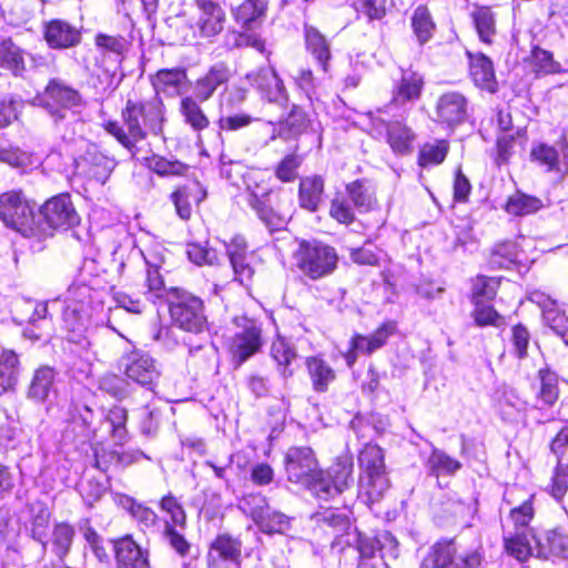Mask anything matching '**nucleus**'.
Returning a JSON list of instances; mask_svg holds the SVG:
<instances>
[{
  "mask_svg": "<svg viewBox=\"0 0 568 568\" xmlns=\"http://www.w3.org/2000/svg\"><path fill=\"white\" fill-rule=\"evenodd\" d=\"M149 168L159 175H182L187 166L179 161H170L162 156L153 155L149 159Z\"/></svg>",
  "mask_w": 568,
  "mask_h": 568,
  "instance_id": "nucleus-58",
  "label": "nucleus"
},
{
  "mask_svg": "<svg viewBox=\"0 0 568 568\" xmlns=\"http://www.w3.org/2000/svg\"><path fill=\"white\" fill-rule=\"evenodd\" d=\"M221 175L231 184L240 187V182L245 176L247 169L242 162L232 161L227 155H221Z\"/></svg>",
  "mask_w": 568,
  "mask_h": 568,
  "instance_id": "nucleus-59",
  "label": "nucleus"
},
{
  "mask_svg": "<svg viewBox=\"0 0 568 568\" xmlns=\"http://www.w3.org/2000/svg\"><path fill=\"white\" fill-rule=\"evenodd\" d=\"M173 322L182 329L194 334L202 333L207 325L204 306L201 298L183 295L170 305Z\"/></svg>",
  "mask_w": 568,
  "mask_h": 568,
  "instance_id": "nucleus-10",
  "label": "nucleus"
},
{
  "mask_svg": "<svg viewBox=\"0 0 568 568\" xmlns=\"http://www.w3.org/2000/svg\"><path fill=\"white\" fill-rule=\"evenodd\" d=\"M30 529L32 537L41 542L43 548H45L47 541L44 539L47 537L48 526L51 517L50 510L44 504L36 501L30 505Z\"/></svg>",
  "mask_w": 568,
  "mask_h": 568,
  "instance_id": "nucleus-44",
  "label": "nucleus"
},
{
  "mask_svg": "<svg viewBox=\"0 0 568 568\" xmlns=\"http://www.w3.org/2000/svg\"><path fill=\"white\" fill-rule=\"evenodd\" d=\"M395 331V322H385L369 336L356 334L353 337V347L361 351V353L372 354L385 345L388 337L393 335Z\"/></svg>",
  "mask_w": 568,
  "mask_h": 568,
  "instance_id": "nucleus-33",
  "label": "nucleus"
},
{
  "mask_svg": "<svg viewBox=\"0 0 568 568\" xmlns=\"http://www.w3.org/2000/svg\"><path fill=\"white\" fill-rule=\"evenodd\" d=\"M79 215L68 194H60L48 200L37 214V230L45 234L36 236L41 243L51 237L57 230H68L79 223Z\"/></svg>",
  "mask_w": 568,
  "mask_h": 568,
  "instance_id": "nucleus-5",
  "label": "nucleus"
},
{
  "mask_svg": "<svg viewBox=\"0 0 568 568\" xmlns=\"http://www.w3.org/2000/svg\"><path fill=\"white\" fill-rule=\"evenodd\" d=\"M345 193L349 197L353 206L359 212H367L374 207L375 200L373 195L359 181L347 184Z\"/></svg>",
  "mask_w": 568,
  "mask_h": 568,
  "instance_id": "nucleus-50",
  "label": "nucleus"
},
{
  "mask_svg": "<svg viewBox=\"0 0 568 568\" xmlns=\"http://www.w3.org/2000/svg\"><path fill=\"white\" fill-rule=\"evenodd\" d=\"M271 355L278 366H284L283 376L285 378L292 376L293 372L288 369V366L296 357V353L284 338L278 337L272 343Z\"/></svg>",
  "mask_w": 568,
  "mask_h": 568,
  "instance_id": "nucleus-51",
  "label": "nucleus"
},
{
  "mask_svg": "<svg viewBox=\"0 0 568 568\" xmlns=\"http://www.w3.org/2000/svg\"><path fill=\"white\" fill-rule=\"evenodd\" d=\"M251 84L256 88L261 97L270 103L286 108L288 104V93L283 80L278 77L274 68H261L256 72L247 74Z\"/></svg>",
  "mask_w": 568,
  "mask_h": 568,
  "instance_id": "nucleus-16",
  "label": "nucleus"
},
{
  "mask_svg": "<svg viewBox=\"0 0 568 568\" xmlns=\"http://www.w3.org/2000/svg\"><path fill=\"white\" fill-rule=\"evenodd\" d=\"M546 324L568 344V316L557 305L545 312Z\"/></svg>",
  "mask_w": 568,
  "mask_h": 568,
  "instance_id": "nucleus-56",
  "label": "nucleus"
},
{
  "mask_svg": "<svg viewBox=\"0 0 568 568\" xmlns=\"http://www.w3.org/2000/svg\"><path fill=\"white\" fill-rule=\"evenodd\" d=\"M250 516L265 534H284L290 529L291 519L283 513L270 507L262 495H250L244 499Z\"/></svg>",
  "mask_w": 568,
  "mask_h": 568,
  "instance_id": "nucleus-11",
  "label": "nucleus"
},
{
  "mask_svg": "<svg viewBox=\"0 0 568 568\" xmlns=\"http://www.w3.org/2000/svg\"><path fill=\"white\" fill-rule=\"evenodd\" d=\"M19 359L13 351H3L0 355V394L11 390L17 384Z\"/></svg>",
  "mask_w": 568,
  "mask_h": 568,
  "instance_id": "nucleus-41",
  "label": "nucleus"
},
{
  "mask_svg": "<svg viewBox=\"0 0 568 568\" xmlns=\"http://www.w3.org/2000/svg\"><path fill=\"white\" fill-rule=\"evenodd\" d=\"M226 254L232 265L234 280L240 283L248 282L254 270L248 261L247 244L243 236L236 235L229 243H225Z\"/></svg>",
  "mask_w": 568,
  "mask_h": 568,
  "instance_id": "nucleus-22",
  "label": "nucleus"
},
{
  "mask_svg": "<svg viewBox=\"0 0 568 568\" xmlns=\"http://www.w3.org/2000/svg\"><path fill=\"white\" fill-rule=\"evenodd\" d=\"M115 168V161L104 155L97 145L90 144L84 153L74 159L78 175L85 176L104 184Z\"/></svg>",
  "mask_w": 568,
  "mask_h": 568,
  "instance_id": "nucleus-15",
  "label": "nucleus"
},
{
  "mask_svg": "<svg viewBox=\"0 0 568 568\" xmlns=\"http://www.w3.org/2000/svg\"><path fill=\"white\" fill-rule=\"evenodd\" d=\"M242 182L247 193L246 201L258 219L270 231L282 229L286 220L270 206L271 189L263 181H258L257 172L247 171Z\"/></svg>",
  "mask_w": 568,
  "mask_h": 568,
  "instance_id": "nucleus-7",
  "label": "nucleus"
},
{
  "mask_svg": "<svg viewBox=\"0 0 568 568\" xmlns=\"http://www.w3.org/2000/svg\"><path fill=\"white\" fill-rule=\"evenodd\" d=\"M152 85L156 93L180 95L186 85L187 77L184 69H162L152 77Z\"/></svg>",
  "mask_w": 568,
  "mask_h": 568,
  "instance_id": "nucleus-27",
  "label": "nucleus"
},
{
  "mask_svg": "<svg viewBox=\"0 0 568 568\" xmlns=\"http://www.w3.org/2000/svg\"><path fill=\"white\" fill-rule=\"evenodd\" d=\"M499 282L495 277L479 275L473 283V295L475 301H490L497 293Z\"/></svg>",
  "mask_w": 568,
  "mask_h": 568,
  "instance_id": "nucleus-62",
  "label": "nucleus"
},
{
  "mask_svg": "<svg viewBox=\"0 0 568 568\" xmlns=\"http://www.w3.org/2000/svg\"><path fill=\"white\" fill-rule=\"evenodd\" d=\"M316 523L322 528H328L335 535L336 540L333 542L341 544L342 538L345 534L348 535V530L351 528V521L347 513L345 510L335 509V508H326L322 511H318L315 515Z\"/></svg>",
  "mask_w": 568,
  "mask_h": 568,
  "instance_id": "nucleus-32",
  "label": "nucleus"
},
{
  "mask_svg": "<svg viewBox=\"0 0 568 568\" xmlns=\"http://www.w3.org/2000/svg\"><path fill=\"white\" fill-rule=\"evenodd\" d=\"M92 288L84 283H73L64 296L63 321L70 331H80L89 317Z\"/></svg>",
  "mask_w": 568,
  "mask_h": 568,
  "instance_id": "nucleus-12",
  "label": "nucleus"
},
{
  "mask_svg": "<svg viewBox=\"0 0 568 568\" xmlns=\"http://www.w3.org/2000/svg\"><path fill=\"white\" fill-rule=\"evenodd\" d=\"M161 509L170 516V520L165 521L173 527L184 529L186 526V514L182 505L172 495H166L161 499Z\"/></svg>",
  "mask_w": 568,
  "mask_h": 568,
  "instance_id": "nucleus-54",
  "label": "nucleus"
},
{
  "mask_svg": "<svg viewBox=\"0 0 568 568\" xmlns=\"http://www.w3.org/2000/svg\"><path fill=\"white\" fill-rule=\"evenodd\" d=\"M57 372L50 366L36 369L28 388V397L36 402H45L51 394H55Z\"/></svg>",
  "mask_w": 568,
  "mask_h": 568,
  "instance_id": "nucleus-28",
  "label": "nucleus"
},
{
  "mask_svg": "<svg viewBox=\"0 0 568 568\" xmlns=\"http://www.w3.org/2000/svg\"><path fill=\"white\" fill-rule=\"evenodd\" d=\"M0 219L22 236L36 242V236L45 234L37 230V215L21 192L10 191L0 196Z\"/></svg>",
  "mask_w": 568,
  "mask_h": 568,
  "instance_id": "nucleus-4",
  "label": "nucleus"
},
{
  "mask_svg": "<svg viewBox=\"0 0 568 568\" xmlns=\"http://www.w3.org/2000/svg\"><path fill=\"white\" fill-rule=\"evenodd\" d=\"M122 116L128 132L136 144L146 136L148 132L159 134L162 131L163 103L158 97L143 102L129 100Z\"/></svg>",
  "mask_w": 568,
  "mask_h": 568,
  "instance_id": "nucleus-2",
  "label": "nucleus"
},
{
  "mask_svg": "<svg viewBox=\"0 0 568 568\" xmlns=\"http://www.w3.org/2000/svg\"><path fill=\"white\" fill-rule=\"evenodd\" d=\"M534 513L535 511L530 499L524 501L520 506L513 508L509 516L514 523L515 531H526L532 534L531 529L528 528V525L534 517Z\"/></svg>",
  "mask_w": 568,
  "mask_h": 568,
  "instance_id": "nucleus-57",
  "label": "nucleus"
},
{
  "mask_svg": "<svg viewBox=\"0 0 568 568\" xmlns=\"http://www.w3.org/2000/svg\"><path fill=\"white\" fill-rule=\"evenodd\" d=\"M294 258L297 268L311 280L332 274L338 262L336 250L318 241H302Z\"/></svg>",
  "mask_w": 568,
  "mask_h": 568,
  "instance_id": "nucleus-3",
  "label": "nucleus"
},
{
  "mask_svg": "<svg viewBox=\"0 0 568 568\" xmlns=\"http://www.w3.org/2000/svg\"><path fill=\"white\" fill-rule=\"evenodd\" d=\"M195 97H185L181 100L180 111L184 121L195 131H202L210 124L209 118L200 106Z\"/></svg>",
  "mask_w": 568,
  "mask_h": 568,
  "instance_id": "nucleus-43",
  "label": "nucleus"
},
{
  "mask_svg": "<svg viewBox=\"0 0 568 568\" xmlns=\"http://www.w3.org/2000/svg\"><path fill=\"white\" fill-rule=\"evenodd\" d=\"M536 557L568 559V530L554 528L536 538Z\"/></svg>",
  "mask_w": 568,
  "mask_h": 568,
  "instance_id": "nucleus-20",
  "label": "nucleus"
},
{
  "mask_svg": "<svg viewBox=\"0 0 568 568\" xmlns=\"http://www.w3.org/2000/svg\"><path fill=\"white\" fill-rule=\"evenodd\" d=\"M423 77L413 70H403L393 90L392 103L404 105L419 99L423 89Z\"/></svg>",
  "mask_w": 568,
  "mask_h": 568,
  "instance_id": "nucleus-26",
  "label": "nucleus"
},
{
  "mask_svg": "<svg viewBox=\"0 0 568 568\" xmlns=\"http://www.w3.org/2000/svg\"><path fill=\"white\" fill-rule=\"evenodd\" d=\"M456 556V550L452 541L436 542L429 554V559L435 567L449 568Z\"/></svg>",
  "mask_w": 568,
  "mask_h": 568,
  "instance_id": "nucleus-55",
  "label": "nucleus"
},
{
  "mask_svg": "<svg viewBox=\"0 0 568 568\" xmlns=\"http://www.w3.org/2000/svg\"><path fill=\"white\" fill-rule=\"evenodd\" d=\"M199 9L195 22L197 32L203 38L219 34L225 22V13L216 0H194Z\"/></svg>",
  "mask_w": 568,
  "mask_h": 568,
  "instance_id": "nucleus-19",
  "label": "nucleus"
},
{
  "mask_svg": "<svg viewBox=\"0 0 568 568\" xmlns=\"http://www.w3.org/2000/svg\"><path fill=\"white\" fill-rule=\"evenodd\" d=\"M306 366L313 389L317 393H325L336 377L334 369L320 357L307 358Z\"/></svg>",
  "mask_w": 568,
  "mask_h": 568,
  "instance_id": "nucleus-36",
  "label": "nucleus"
},
{
  "mask_svg": "<svg viewBox=\"0 0 568 568\" xmlns=\"http://www.w3.org/2000/svg\"><path fill=\"white\" fill-rule=\"evenodd\" d=\"M75 531L72 526L65 523L57 524L52 531V551L63 560L70 551Z\"/></svg>",
  "mask_w": 568,
  "mask_h": 568,
  "instance_id": "nucleus-48",
  "label": "nucleus"
},
{
  "mask_svg": "<svg viewBox=\"0 0 568 568\" xmlns=\"http://www.w3.org/2000/svg\"><path fill=\"white\" fill-rule=\"evenodd\" d=\"M129 505V511L132 517L145 528H153L158 524V515L149 507L136 503L131 497H125Z\"/></svg>",
  "mask_w": 568,
  "mask_h": 568,
  "instance_id": "nucleus-60",
  "label": "nucleus"
},
{
  "mask_svg": "<svg viewBox=\"0 0 568 568\" xmlns=\"http://www.w3.org/2000/svg\"><path fill=\"white\" fill-rule=\"evenodd\" d=\"M353 467L351 458H337L325 474L321 470L314 495L320 499L328 500L348 489L354 483Z\"/></svg>",
  "mask_w": 568,
  "mask_h": 568,
  "instance_id": "nucleus-9",
  "label": "nucleus"
},
{
  "mask_svg": "<svg viewBox=\"0 0 568 568\" xmlns=\"http://www.w3.org/2000/svg\"><path fill=\"white\" fill-rule=\"evenodd\" d=\"M467 99L459 92L450 91L442 94L436 104L438 119L447 125H457L467 118Z\"/></svg>",
  "mask_w": 568,
  "mask_h": 568,
  "instance_id": "nucleus-21",
  "label": "nucleus"
},
{
  "mask_svg": "<svg viewBox=\"0 0 568 568\" xmlns=\"http://www.w3.org/2000/svg\"><path fill=\"white\" fill-rule=\"evenodd\" d=\"M518 258L517 247L511 242L497 244L489 256V265L493 268H510Z\"/></svg>",
  "mask_w": 568,
  "mask_h": 568,
  "instance_id": "nucleus-49",
  "label": "nucleus"
},
{
  "mask_svg": "<svg viewBox=\"0 0 568 568\" xmlns=\"http://www.w3.org/2000/svg\"><path fill=\"white\" fill-rule=\"evenodd\" d=\"M94 44L102 55L112 58L116 64L121 62L128 48V42L123 37L105 33H98Z\"/></svg>",
  "mask_w": 568,
  "mask_h": 568,
  "instance_id": "nucleus-42",
  "label": "nucleus"
},
{
  "mask_svg": "<svg viewBox=\"0 0 568 568\" xmlns=\"http://www.w3.org/2000/svg\"><path fill=\"white\" fill-rule=\"evenodd\" d=\"M358 463L359 467L363 469V475H376L386 473L384 453L377 445H365V447L359 453Z\"/></svg>",
  "mask_w": 568,
  "mask_h": 568,
  "instance_id": "nucleus-45",
  "label": "nucleus"
},
{
  "mask_svg": "<svg viewBox=\"0 0 568 568\" xmlns=\"http://www.w3.org/2000/svg\"><path fill=\"white\" fill-rule=\"evenodd\" d=\"M243 542L227 532L217 535L210 545L206 556L209 568L241 567Z\"/></svg>",
  "mask_w": 568,
  "mask_h": 568,
  "instance_id": "nucleus-13",
  "label": "nucleus"
},
{
  "mask_svg": "<svg viewBox=\"0 0 568 568\" xmlns=\"http://www.w3.org/2000/svg\"><path fill=\"white\" fill-rule=\"evenodd\" d=\"M412 29L420 45L427 43L434 36L436 24L426 6H418L412 16Z\"/></svg>",
  "mask_w": 568,
  "mask_h": 568,
  "instance_id": "nucleus-40",
  "label": "nucleus"
},
{
  "mask_svg": "<svg viewBox=\"0 0 568 568\" xmlns=\"http://www.w3.org/2000/svg\"><path fill=\"white\" fill-rule=\"evenodd\" d=\"M541 206L542 203L540 199L517 192L509 196L505 210L509 214L520 216L536 213L541 209Z\"/></svg>",
  "mask_w": 568,
  "mask_h": 568,
  "instance_id": "nucleus-47",
  "label": "nucleus"
},
{
  "mask_svg": "<svg viewBox=\"0 0 568 568\" xmlns=\"http://www.w3.org/2000/svg\"><path fill=\"white\" fill-rule=\"evenodd\" d=\"M469 59L470 75L480 88L494 90L495 85V71L491 60L484 53H471L467 51Z\"/></svg>",
  "mask_w": 568,
  "mask_h": 568,
  "instance_id": "nucleus-29",
  "label": "nucleus"
},
{
  "mask_svg": "<svg viewBox=\"0 0 568 568\" xmlns=\"http://www.w3.org/2000/svg\"><path fill=\"white\" fill-rule=\"evenodd\" d=\"M426 467L429 474L436 477L452 476L462 468V464L444 450L434 447L426 462Z\"/></svg>",
  "mask_w": 568,
  "mask_h": 568,
  "instance_id": "nucleus-39",
  "label": "nucleus"
},
{
  "mask_svg": "<svg viewBox=\"0 0 568 568\" xmlns=\"http://www.w3.org/2000/svg\"><path fill=\"white\" fill-rule=\"evenodd\" d=\"M536 536L526 531H515L513 536H505V549L507 554L518 561H526L530 556H536Z\"/></svg>",
  "mask_w": 568,
  "mask_h": 568,
  "instance_id": "nucleus-31",
  "label": "nucleus"
},
{
  "mask_svg": "<svg viewBox=\"0 0 568 568\" xmlns=\"http://www.w3.org/2000/svg\"><path fill=\"white\" fill-rule=\"evenodd\" d=\"M285 471L292 483L301 484L314 493L321 475L317 459L310 447H291L285 454Z\"/></svg>",
  "mask_w": 568,
  "mask_h": 568,
  "instance_id": "nucleus-8",
  "label": "nucleus"
},
{
  "mask_svg": "<svg viewBox=\"0 0 568 568\" xmlns=\"http://www.w3.org/2000/svg\"><path fill=\"white\" fill-rule=\"evenodd\" d=\"M329 215L339 223L351 224L355 220L353 204L346 193H337L332 200Z\"/></svg>",
  "mask_w": 568,
  "mask_h": 568,
  "instance_id": "nucleus-52",
  "label": "nucleus"
},
{
  "mask_svg": "<svg viewBox=\"0 0 568 568\" xmlns=\"http://www.w3.org/2000/svg\"><path fill=\"white\" fill-rule=\"evenodd\" d=\"M44 39L52 49H68L80 43V30L68 21L55 19L44 27Z\"/></svg>",
  "mask_w": 568,
  "mask_h": 568,
  "instance_id": "nucleus-23",
  "label": "nucleus"
},
{
  "mask_svg": "<svg viewBox=\"0 0 568 568\" xmlns=\"http://www.w3.org/2000/svg\"><path fill=\"white\" fill-rule=\"evenodd\" d=\"M242 322L230 343V352L237 365L256 354L262 346L261 328L256 322L247 318Z\"/></svg>",
  "mask_w": 568,
  "mask_h": 568,
  "instance_id": "nucleus-17",
  "label": "nucleus"
},
{
  "mask_svg": "<svg viewBox=\"0 0 568 568\" xmlns=\"http://www.w3.org/2000/svg\"><path fill=\"white\" fill-rule=\"evenodd\" d=\"M471 18L477 30L479 40L491 44L496 34L495 17L487 7H480L473 11Z\"/></svg>",
  "mask_w": 568,
  "mask_h": 568,
  "instance_id": "nucleus-46",
  "label": "nucleus"
},
{
  "mask_svg": "<svg viewBox=\"0 0 568 568\" xmlns=\"http://www.w3.org/2000/svg\"><path fill=\"white\" fill-rule=\"evenodd\" d=\"M414 140L413 131L402 122L395 121L387 125V142L395 153H410Z\"/></svg>",
  "mask_w": 568,
  "mask_h": 568,
  "instance_id": "nucleus-37",
  "label": "nucleus"
},
{
  "mask_svg": "<svg viewBox=\"0 0 568 568\" xmlns=\"http://www.w3.org/2000/svg\"><path fill=\"white\" fill-rule=\"evenodd\" d=\"M34 104L45 109L55 122L67 119L68 111L82 104L81 94L65 82L52 79L43 92L33 99Z\"/></svg>",
  "mask_w": 568,
  "mask_h": 568,
  "instance_id": "nucleus-6",
  "label": "nucleus"
},
{
  "mask_svg": "<svg viewBox=\"0 0 568 568\" xmlns=\"http://www.w3.org/2000/svg\"><path fill=\"white\" fill-rule=\"evenodd\" d=\"M448 152V143L439 141L436 143H426L419 151L418 163L420 166L440 164Z\"/></svg>",
  "mask_w": 568,
  "mask_h": 568,
  "instance_id": "nucleus-53",
  "label": "nucleus"
},
{
  "mask_svg": "<svg viewBox=\"0 0 568 568\" xmlns=\"http://www.w3.org/2000/svg\"><path fill=\"white\" fill-rule=\"evenodd\" d=\"M485 561L484 550L481 546L473 550H467L456 555L449 568H481Z\"/></svg>",
  "mask_w": 568,
  "mask_h": 568,
  "instance_id": "nucleus-64",
  "label": "nucleus"
},
{
  "mask_svg": "<svg viewBox=\"0 0 568 568\" xmlns=\"http://www.w3.org/2000/svg\"><path fill=\"white\" fill-rule=\"evenodd\" d=\"M305 47L307 52L317 61L323 71H327L331 59V48L326 38L314 27L305 26Z\"/></svg>",
  "mask_w": 568,
  "mask_h": 568,
  "instance_id": "nucleus-34",
  "label": "nucleus"
},
{
  "mask_svg": "<svg viewBox=\"0 0 568 568\" xmlns=\"http://www.w3.org/2000/svg\"><path fill=\"white\" fill-rule=\"evenodd\" d=\"M232 70L225 62L212 64L207 71L199 77L193 85V94L200 102H205L213 97L215 91L229 83Z\"/></svg>",
  "mask_w": 568,
  "mask_h": 568,
  "instance_id": "nucleus-18",
  "label": "nucleus"
},
{
  "mask_svg": "<svg viewBox=\"0 0 568 568\" xmlns=\"http://www.w3.org/2000/svg\"><path fill=\"white\" fill-rule=\"evenodd\" d=\"M324 191V181L321 176H310L300 182V203L301 206L315 212L322 202Z\"/></svg>",
  "mask_w": 568,
  "mask_h": 568,
  "instance_id": "nucleus-38",
  "label": "nucleus"
},
{
  "mask_svg": "<svg viewBox=\"0 0 568 568\" xmlns=\"http://www.w3.org/2000/svg\"><path fill=\"white\" fill-rule=\"evenodd\" d=\"M205 193L196 182L180 186L172 193V201L176 213L182 220H189L192 214V203H199L203 200Z\"/></svg>",
  "mask_w": 568,
  "mask_h": 568,
  "instance_id": "nucleus-30",
  "label": "nucleus"
},
{
  "mask_svg": "<svg viewBox=\"0 0 568 568\" xmlns=\"http://www.w3.org/2000/svg\"><path fill=\"white\" fill-rule=\"evenodd\" d=\"M268 0H234L231 2V16L243 31H232L227 42L233 48L251 47L263 52L264 41L255 33L266 14Z\"/></svg>",
  "mask_w": 568,
  "mask_h": 568,
  "instance_id": "nucleus-1",
  "label": "nucleus"
},
{
  "mask_svg": "<svg viewBox=\"0 0 568 568\" xmlns=\"http://www.w3.org/2000/svg\"><path fill=\"white\" fill-rule=\"evenodd\" d=\"M0 67L9 70L14 77H24L27 67L23 50L11 39L0 41Z\"/></svg>",
  "mask_w": 568,
  "mask_h": 568,
  "instance_id": "nucleus-35",
  "label": "nucleus"
},
{
  "mask_svg": "<svg viewBox=\"0 0 568 568\" xmlns=\"http://www.w3.org/2000/svg\"><path fill=\"white\" fill-rule=\"evenodd\" d=\"M376 541L378 544V550L385 565H389V560L396 559L399 555L398 542L396 538L386 530H383L376 535Z\"/></svg>",
  "mask_w": 568,
  "mask_h": 568,
  "instance_id": "nucleus-63",
  "label": "nucleus"
},
{
  "mask_svg": "<svg viewBox=\"0 0 568 568\" xmlns=\"http://www.w3.org/2000/svg\"><path fill=\"white\" fill-rule=\"evenodd\" d=\"M308 122L306 112L301 106L293 104L283 123V130H287L292 135H298L306 130Z\"/></svg>",
  "mask_w": 568,
  "mask_h": 568,
  "instance_id": "nucleus-61",
  "label": "nucleus"
},
{
  "mask_svg": "<svg viewBox=\"0 0 568 568\" xmlns=\"http://www.w3.org/2000/svg\"><path fill=\"white\" fill-rule=\"evenodd\" d=\"M125 376L143 387L151 388L160 378L156 361L142 351H133L122 358Z\"/></svg>",
  "mask_w": 568,
  "mask_h": 568,
  "instance_id": "nucleus-14",
  "label": "nucleus"
},
{
  "mask_svg": "<svg viewBox=\"0 0 568 568\" xmlns=\"http://www.w3.org/2000/svg\"><path fill=\"white\" fill-rule=\"evenodd\" d=\"M119 568H149L148 555L129 536L114 542Z\"/></svg>",
  "mask_w": 568,
  "mask_h": 568,
  "instance_id": "nucleus-24",
  "label": "nucleus"
},
{
  "mask_svg": "<svg viewBox=\"0 0 568 568\" xmlns=\"http://www.w3.org/2000/svg\"><path fill=\"white\" fill-rule=\"evenodd\" d=\"M389 489V479L386 473L363 475L359 480V497L372 509L377 506Z\"/></svg>",
  "mask_w": 568,
  "mask_h": 568,
  "instance_id": "nucleus-25",
  "label": "nucleus"
}]
</instances>
